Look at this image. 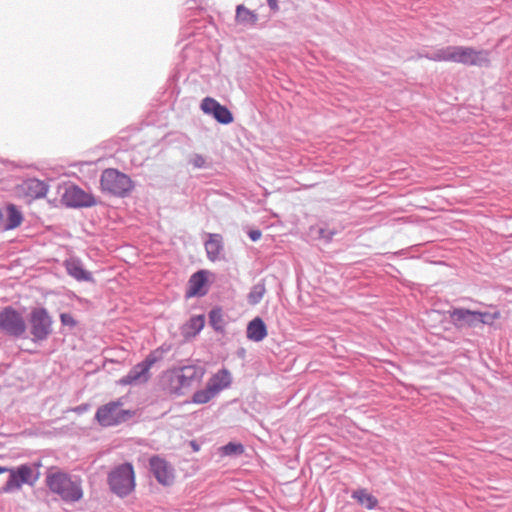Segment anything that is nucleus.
<instances>
[{
	"mask_svg": "<svg viewBox=\"0 0 512 512\" xmlns=\"http://www.w3.org/2000/svg\"><path fill=\"white\" fill-rule=\"evenodd\" d=\"M8 469H9V467H2V466H0V474L8 473Z\"/></svg>",
	"mask_w": 512,
	"mask_h": 512,
	"instance_id": "obj_35",
	"label": "nucleus"
},
{
	"mask_svg": "<svg viewBox=\"0 0 512 512\" xmlns=\"http://www.w3.org/2000/svg\"><path fill=\"white\" fill-rule=\"evenodd\" d=\"M208 271L194 273L188 282L187 297L204 296L207 293Z\"/></svg>",
	"mask_w": 512,
	"mask_h": 512,
	"instance_id": "obj_14",
	"label": "nucleus"
},
{
	"mask_svg": "<svg viewBox=\"0 0 512 512\" xmlns=\"http://www.w3.org/2000/svg\"><path fill=\"white\" fill-rule=\"evenodd\" d=\"M205 370L196 365H186L172 368L163 374V383L165 389L176 395H182L190 389L194 383H199L203 379Z\"/></svg>",
	"mask_w": 512,
	"mask_h": 512,
	"instance_id": "obj_1",
	"label": "nucleus"
},
{
	"mask_svg": "<svg viewBox=\"0 0 512 512\" xmlns=\"http://www.w3.org/2000/svg\"><path fill=\"white\" fill-rule=\"evenodd\" d=\"M217 393L208 384L204 389L198 390L193 394L192 401L195 404H205L211 401Z\"/></svg>",
	"mask_w": 512,
	"mask_h": 512,
	"instance_id": "obj_23",
	"label": "nucleus"
},
{
	"mask_svg": "<svg viewBox=\"0 0 512 512\" xmlns=\"http://www.w3.org/2000/svg\"><path fill=\"white\" fill-rule=\"evenodd\" d=\"M271 10L277 11L279 9L278 0H267Z\"/></svg>",
	"mask_w": 512,
	"mask_h": 512,
	"instance_id": "obj_34",
	"label": "nucleus"
},
{
	"mask_svg": "<svg viewBox=\"0 0 512 512\" xmlns=\"http://www.w3.org/2000/svg\"><path fill=\"white\" fill-rule=\"evenodd\" d=\"M235 20L239 24L254 26L258 22V14L240 4L236 7Z\"/></svg>",
	"mask_w": 512,
	"mask_h": 512,
	"instance_id": "obj_20",
	"label": "nucleus"
},
{
	"mask_svg": "<svg viewBox=\"0 0 512 512\" xmlns=\"http://www.w3.org/2000/svg\"><path fill=\"white\" fill-rule=\"evenodd\" d=\"M352 497L368 510L374 509L378 504L377 498L370 494L366 489H358L354 491Z\"/></svg>",
	"mask_w": 512,
	"mask_h": 512,
	"instance_id": "obj_22",
	"label": "nucleus"
},
{
	"mask_svg": "<svg viewBox=\"0 0 512 512\" xmlns=\"http://www.w3.org/2000/svg\"><path fill=\"white\" fill-rule=\"evenodd\" d=\"M134 416L135 411L125 409L122 399L101 405L95 414L96 420L103 427L120 425L131 420Z\"/></svg>",
	"mask_w": 512,
	"mask_h": 512,
	"instance_id": "obj_6",
	"label": "nucleus"
},
{
	"mask_svg": "<svg viewBox=\"0 0 512 512\" xmlns=\"http://www.w3.org/2000/svg\"><path fill=\"white\" fill-rule=\"evenodd\" d=\"M268 332L264 321L260 317H255L247 325L246 336L253 342H260L266 338Z\"/></svg>",
	"mask_w": 512,
	"mask_h": 512,
	"instance_id": "obj_17",
	"label": "nucleus"
},
{
	"mask_svg": "<svg viewBox=\"0 0 512 512\" xmlns=\"http://www.w3.org/2000/svg\"><path fill=\"white\" fill-rule=\"evenodd\" d=\"M2 224H3V213L0 210V229H2Z\"/></svg>",
	"mask_w": 512,
	"mask_h": 512,
	"instance_id": "obj_36",
	"label": "nucleus"
},
{
	"mask_svg": "<svg viewBox=\"0 0 512 512\" xmlns=\"http://www.w3.org/2000/svg\"><path fill=\"white\" fill-rule=\"evenodd\" d=\"M220 103L214 98L206 97L201 102V109L206 114H214Z\"/></svg>",
	"mask_w": 512,
	"mask_h": 512,
	"instance_id": "obj_29",
	"label": "nucleus"
},
{
	"mask_svg": "<svg viewBox=\"0 0 512 512\" xmlns=\"http://www.w3.org/2000/svg\"><path fill=\"white\" fill-rule=\"evenodd\" d=\"M5 211L6 219H3L2 229L8 231L18 228L24 220L22 212L12 203L6 206Z\"/></svg>",
	"mask_w": 512,
	"mask_h": 512,
	"instance_id": "obj_16",
	"label": "nucleus"
},
{
	"mask_svg": "<svg viewBox=\"0 0 512 512\" xmlns=\"http://www.w3.org/2000/svg\"><path fill=\"white\" fill-rule=\"evenodd\" d=\"M40 464H22L8 469L9 477L3 487L2 493H12L22 489L24 485L33 487L40 478Z\"/></svg>",
	"mask_w": 512,
	"mask_h": 512,
	"instance_id": "obj_4",
	"label": "nucleus"
},
{
	"mask_svg": "<svg viewBox=\"0 0 512 512\" xmlns=\"http://www.w3.org/2000/svg\"><path fill=\"white\" fill-rule=\"evenodd\" d=\"M62 201L65 205L70 207L93 206L96 204L94 197L83 191L77 186H69L66 188Z\"/></svg>",
	"mask_w": 512,
	"mask_h": 512,
	"instance_id": "obj_12",
	"label": "nucleus"
},
{
	"mask_svg": "<svg viewBox=\"0 0 512 512\" xmlns=\"http://www.w3.org/2000/svg\"><path fill=\"white\" fill-rule=\"evenodd\" d=\"M476 314H477V323H482V324H486V325H492L495 320H497L501 317L500 311H495L493 313L476 311Z\"/></svg>",
	"mask_w": 512,
	"mask_h": 512,
	"instance_id": "obj_27",
	"label": "nucleus"
},
{
	"mask_svg": "<svg viewBox=\"0 0 512 512\" xmlns=\"http://www.w3.org/2000/svg\"><path fill=\"white\" fill-rule=\"evenodd\" d=\"M191 162L195 167L201 168L205 164V159L200 155H196L192 158Z\"/></svg>",
	"mask_w": 512,
	"mask_h": 512,
	"instance_id": "obj_32",
	"label": "nucleus"
},
{
	"mask_svg": "<svg viewBox=\"0 0 512 512\" xmlns=\"http://www.w3.org/2000/svg\"><path fill=\"white\" fill-rule=\"evenodd\" d=\"M107 482L112 493L120 498L130 495L136 487L135 470L131 463L115 466L108 474Z\"/></svg>",
	"mask_w": 512,
	"mask_h": 512,
	"instance_id": "obj_5",
	"label": "nucleus"
},
{
	"mask_svg": "<svg viewBox=\"0 0 512 512\" xmlns=\"http://www.w3.org/2000/svg\"><path fill=\"white\" fill-rule=\"evenodd\" d=\"M65 267L68 274L78 281L92 280L91 274L82 267L78 260L71 259L66 261Z\"/></svg>",
	"mask_w": 512,
	"mask_h": 512,
	"instance_id": "obj_19",
	"label": "nucleus"
},
{
	"mask_svg": "<svg viewBox=\"0 0 512 512\" xmlns=\"http://www.w3.org/2000/svg\"><path fill=\"white\" fill-rule=\"evenodd\" d=\"M221 451L222 454L226 456L240 455L244 452V447L240 443L230 442L227 445L221 447Z\"/></svg>",
	"mask_w": 512,
	"mask_h": 512,
	"instance_id": "obj_28",
	"label": "nucleus"
},
{
	"mask_svg": "<svg viewBox=\"0 0 512 512\" xmlns=\"http://www.w3.org/2000/svg\"><path fill=\"white\" fill-rule=\"evenodd\" d=\"M266 292L265 286L262 284L255 285L248 294V301L251 305L258 304Z\"/></svg>",
	"mask_w": 512,
	"mask_h": 512,
	"instance_id": "obj_26",
	"label": "nucleus"
},
{
	"mask_svg": "<svg viewBox=\"0 0 512 512\" xmlns=\"http://www.w3.org/2000/svg\"><path fill=\"white\" fill-rule=\"evenodd\" d=\"M19 196L25 197L28 201L40 199L46 196L48 186L38 179H28L16 187Z\"/></svg>",
	"mask_w": 512,
	"mask_h": 512,
	"instance_id": "obj_13",
	"label": "nucleus"
},
{
	"mask_svg": "<svg viewBox=\"0 0 512 512\" xmlns=\"http://www.w3.org/2000/svg\"><path fill=\"white\" fill-rule=\"evenodd\" d=\"M0 330L4 333L19 337L26 331V322L17 310L6 307L0 312Z\"/></svg>",
	"mask_w": 512,
	"mask_h": 512,
	"instance_id": "obj_9",
	"label": "nucleus"
},
{
	"mask_svg": "<svg viewBox=\"0 0 512 512\" xmlns=\"http://www.w3.org/2000/svg\"><path fill=\"white\" fill-rule=\"evenodd\" d=\"M60 320L63 325L70 326V327H74L77 324L75 319L73 318V316L68 313H62L60 315Z\"/></svg>",
	"mask_w": 512,
	"mask_h": 512,
	"instance_id": "obj_31",
	"label": "nucleus"
},
{
	"mask_svg": "<svg viewBox=\"0 0 512 512\" xmlns=\"http://www.w3.org/2000/svg\"><path fill=\"white\" fill-rule=\"evenodd\" d=\"M232 382V376L229 370L223 368L219 370L217 373L213 374L207 384L215 390L218 394L222 390L228 388Z\"/></svg>",
	"mask_w": 512,
	"mask_h": 512,
	"instance_id": "obj_18",
	"label": "nucleus"
},
{
	"mask_svg": "<svg viewBox=\"0 0 512 512\" xmlns=\"http://www.w3.org/2000/svg\"><path fill=\"white\" fill-rule=\"evenodd\" d=\"M46 485L64 501L76 502L83 497L80 479H72L60 470H50L46 476Z\"/></svg>",
	"mask_w": 512,
	"mask_h": 512,
	"instance_id": "obj_3",
	"label": "nucleus"
},
{
	"mask_svg": "<svg viewBox=\"0 0 512 512\" xmlns=\"http://www.w3.org/2000/svg\"><path fill=\"white\" fill-rule=\"evenodd\" d=\"M150 471L157 481L164 486H170L175 481V470L165 459L153 456L150 461Z\"/></svg>",
	"mask_w": 512,
	"mask_h": 512,
	"instance_id": "obj_11",
	"label": "nucleus"
},
{
	"mask_svg": "<svg viewBox=\"0 0 512 512\" xmlns=\"http://www.w3.org/2000/svg\"><path fill=\"white\" fill-rule=\"evenodd\" d=\"M213 116L218 122L222 124H229L233 121L232 113L228 110V108L221 104L218 106Z\"/></svg>",
	"mask_w": 512,
	"mask_h": 512,
	"instance_id": "obj_25",
	"label": "nucleus"
},
{
	"mask_svg": "<svg viewBox=\"0 0 512 512\" xmlns=\"http://www.w3.org/2000/svg\"><path fill=\"white\" fill-rule=\"evenodd\" d=\"M101 189L114 196L124 197L133 188L131 179L116 169H106L100 179Z\"/></svg>",
	"mask_w": 512,
	"mask_h": 512,
	"instance_id": "obj_7",
	"label": "nucleus"
},
{
	"mask_svg": "<svg viewBox=\"0 0 512 512\" xmlns=\"http://www.w3.org/2000/svg\"><path fill=\"white\" fill-rule=\"evenodd\" d=\"M205 324V318L202 315L192 317L190 319V326L196 331L199 332Z\"/></svg>",
	"mask_w": 512,
	"mask_h": 512,
	"instance_id": "obj_30",
	"label": "nucleus"
},
{
	"mask_svg": "<svg viewBox=\"0 0 512 512\" xmlns=\"http://www.w3.org/2000/svg\"><path fill=\"white\" fill-rule=\"evenodd\" d=\"M428 58L438 62H455L471 66L489 65L490 63L489 53L487 51H477L467 46H447L437 50Z\"/></svg>",
	"mask_w": 512,
	"mask_h": 512,
	"instance_id": "obj_2",
	"label": "nucleus"
},
{
	"mask_svg": "<svg viewBox=\"0 0 512 512\" xmlns=\"http://www.w3.org/2000/svg\"><path fill=\"white\" fill-rule=\"evenodd\" d=\"M262 233L260 230H251L249 232V237L252 241H257L261 238Z\"/></svg>",
	"mask_w": 512,
	"mask_h": 512,
	"instance_id": "obj_33",
	"label": "nucleus"
},
{
	"mask_svg": "<svg viewBox=\"0 0 512 512\" xmlns=\"http://www.w3.org/2000/svg\"><path fill=\"white\" fill-rule=\"evenodd\" d=\"M450 318L457 327H474L477 324L476 311L456 308L450 312Z\"/></svg>",
	"mask_w": 512,
	"mask_h": 512,
	"instance_id": "obj_15",
	"label": "nucleus"
},
{
	"mask_svg": "<svg viewBox=\"0 0 512 512\" xmlns=\"http://www.w3.org/2000/svg\"><path fill=\"white\" fill-rule=\"evenodd\" d=\"M29 322L34 339L44 340L51 333L52 319L46 309H32Z\"/></svg>",
	"mask_w": 512,
	"mask_h": 512,
	"instance_id": "obj_10",
	"label": "nucleus"
},
{
	"mask_svg": "<svg viewBox=\"0 0 512 512\" xmlns=\"http://www.w3.org/2000/svg\"><path fill=\"white\" fill-rule=\"evenodd\" d=\"M205 249L208 258L215 261L222 250V238L219 234H210L209 239L205 242Z\"/></svg>",
	"mask_w": 512,
	"mask_h": 512,
	"instance_id": "obj_21",
	"label": "nucleus"
},
{
	"mask_svg": "<svg viewBox=\"0 0 512 512\" xmlns=\"http://www.w3.org/2000/svg\"><path fill=\"white\" fill-rule=\"evenodd\" d=\"M209 321L216 331L224 330V318L221 309H213L209 314Z\"/></svg>",
	"mask_w": 512,
	"mask_h": 512,
	"instance_id": "obj_24",
	"label": "nucleus"
},
{
	"mask_svg": "<svg viewBox=\"0 0 512 512\" xmlns=\"http://www.w3.org/2000/svg\"><path fill=\"white\" fill-rule=\"evenodd\" d=\"M159 360L156 352L150 353L142 362L136 364L129 373L122 377L120 385H137L146 383L150 379V369Z\"/></svg>",
	"mask_w": 512,
	"mask_h": 512,
	"instance_id": "obj_8",
	"label": "nucleus"
}]
</instances>
